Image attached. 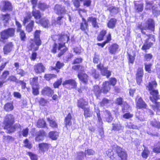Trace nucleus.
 <instances>
[{"instance_id": "f257e3e1", "label": "nucleus", "mask_w": 160, "mask_h": 160, "mask_svg": "<svg viewBox=\"0 0 160 160\" xmlns=\"http://www.w3.org/2000/svg\"><path fill=\"white\" fill-rule=\"evenodd\" d=\"M157 84L155 80L149 82L148 85L147 86L148 91L150 92L151 96L149 98L150 100L153 103L154 105H152V108L155 111H156L157 114L160 115V104L156 101L159 99V96L158 90L155 89Z\"/></svg>"}, {"instance_id": "f03ea898", "label": "nucleus", "mask_w": 160, "mask_h": 160, "mask_svg": "<svg viewBox=\"0 0 160 160\" xmlns=\"http://www.w3.org/2000/svg\"><path fill=\"white\" fill-rule=\"evenodd\" d=\"M69 33L68 32L66 34L62 33L61 35H53L52 37V39L56 42L54 43L53 46L52 52L55 53L57 52V43L56 42H57L59 45L58 48V49L60 50L62 53L66 52L67 50V48L65 47L64 44L69 40Z\"/></svg>"}, {"instance_id": "7ed1b4c3", "label": "nucleus", "mask_w": 160, "mask_h": 160, "mask_svg": "<svg viewBox=\"0 0 160 160\" xmlns=\"http://www.w3.org/2000/svg\"><path fill=\"white\" fill-rule=\"evenodd\" d=\"M32 16L35 19V22L36 23L38 24L41 22L40 20L41 17V12L39 10L34 9L32 10V15L30 12H28L26 14L23 21V24L24 25L26 23L29 22Z\"/></svg>"}, {"instance_id": "20e7f679", "label": "nucleus", "mask_w": 160, "mask_h": 160, "mask_svg": "<svg viewBox=\"0 0 160 160\" xmlns=\"http://www.w3.org/2000/svg\"><path fill=\"white\" fill-rule=\"evenodd\" d=\"M40 31L37 30L34 34V40H31L30 44V49L34 50L38 49V46L41 44V41L40 38Z\"/></svg>"}, {"instance_id": "39448f33", "label": "nucleus", "mask_w": 160, "mask_h": 160, "mask_svg": "<svg viewBox=\"0 0 160 160\" xmlns=\"http://www.w3.org/2000/svg\"><path fill=\"white\" fill-rule=\"evenodd\" d=\"M14 32V29L12 28L3 30L0 33V41L5 43L4 40L9 37L13 36Z\"/></svg>"}, {"instance_id": "423d86ee", "label": "nucleus", "mask_w": 160, "mask_h": 160, "mask_svg": "<svg viewBox=\"0 0 160 160\" xmlns=\"http://www.w3.org/2000/svg\"><path fill=\"white\" fill-rule=\"evenodd\" d=\"M155 27V23L154 20L151 18L148 19L145 25L141 23L140 26H138L141 30L142 33L145 34V32L143 31L144 30L150 29L152 31L154 30Z\"/></svg>"}, {"instance_id": "0eeeda50", "label": "nucleus", "mask_w": 160, "mask_h": 160, "mask_svg": "<svg viewBox=\"0 0 160 160\" xmlns=\"http://www.w3.org/2000/svg\"><path fill=\"white\" fill-rule=\"evenodd\" d=\"M114 147L116 148V152L121 160H127L128 154L126 151L117 145H115Z\"/></svg>"}, {"instance_id": "6e6552de", "label": "nucleus", "mask_w": 160, "mask_h": 160, "mask_svg": "<svg viewBox=\"0 0 160 160\" xmlns=\"http://www.w3.org/2000/svg\"><path fill=\"white\" fill-rule=\"evenodd\" d=\"M12 8L11 4L8 1H2L0 3V9L2 11L11 10Z\"/></svg>"}, {"instance_id": "1a4fd4ad", "label": "nucleus", "mask_w": 160, "mask_h": 160, "mask_svg": "<svg viewBox=\"0 0 160 160\" xmlns=\"http://www.w3.org/2000/svg\"><path fill=\"white\" fill-rule=\"evenodd\" d=\"M14 120V118L13 115L11 114L7 115L5 118L4 122L5 125V128H7L12 125Z\"/></svg>"}, {"instance_id": "9d476101", "label": "nucleus", "mask_w": 160, "mask_h": 160, "mask_svg": "<svg viewBox=\"0 0 160 160\" xmlns=\"http://www.w3.org/2000/svg\"><path fill=\"white\" fill-rule=\"evenodd\" d=\"M16 24L17 27V32H20V36L21 40L24 41L26 38V34L24 31L21 29L22 25L21 24L17 21L16 20Z\"/></svg>"}, {"instance_id": "9b49d317", "label": "nucleus", "mask_w": 160, "mask_h": 160, "mask_svg": "<svg viewBox=\"0 0 160 160\" xmlns=\"http://www.w3.org/2000/svg\"><path fill=\"white\" fill-rule=\"evenodd\" d=\"M45 68L42 63H38L35 65L34 70L36 73L39 74L44 72Z\"/></svg>"}, {"instance_id": "f8f14e48", "label": "nucleus", "mask_w": 160, "mask_h": 160, "mask_svg": "<svg viewBox=\"0 0 160 160\" xmlns=\"http://www.w3.org/2000/svg\"><path fill=\"white\" fill-rule=\"evenodd\" d=\"M55 12L58 15L64 14L66 12V10L64 7L61 5L56 4L54 8Z\"/></svg>"}, {"instance_id": "ddd939ff", "label": "nucleus", "mask_w": 160, "mask_h": 160, "mask_svg": "<svg viewBox=\"0 0 160 160\" xmlns=\"http://www.w3.org/2000/svg\"><path fill=\"white\" fill-rule=\"evenodd\" d=\"M51 145L48 143H41L38 145L39 150L40 152L44 153L45 152L48 151Z\"/></svg>"}, {"instance_id": "4468645a", "label": "nucleus", "mask_w": 160, "mask_h": 160, "mask_svg": "<svg viewBox=\"0 0 160 160\" xmlns=\"http://www.w3.org/2000/svg\"><path fill=\"white\" fill-rule=\"evenodd\" d=\"M97 67L101 70V73L103 75L106 76L107 78H108L111 75V72L108 71L107 68H103L101 64L98 65Z\"/></svg>"}, {"instance_id": "2eb2a0df", "label": "nucleus", "mask_w": 160, "mask_h": 160, "mask_svg": "<svg viewBox=\"0 0 160 160\" xmlns=\"http://www.w3.org/2000/svg\"><path fill=\"white\" fill-rule=\"evenodd\" d=\"M13 49V45L11 42H9L5 45L3 48L4 54H8Z\"/></svg>"}, {"instance_id": "dca6fc26", "label": "nucleus", "mask_w": 160, "mask_h": 160, "mask_svg": "<svg viewBox=\"0 0 160 160\" xmlns=\"http://www.w3.org/2000/svg\"><path fill=\"white\" fill-rule=\"evenodd\" d=\"M137 102L136 105L139 108H146L147 106V104L144 102L141 98H137L136 99Z\"/></svg>"}, {"instance_id": "f3484780", "label": "nucleus", "mask_w": 160, "mask_h": 160, "mask_svg": "<svg viewBox=\"0 0 160 160\" xmlns=\"http://www.w3.org/2000/svg\"><path fill=\"white\" fill-rule=\"evenodd\" d=\"M88 103V100L83 98H82L80 99L78 101L77 106L78 107L83 109L85 108V106L87 105Z\"/></svg>"}, {"instance_id": "a211bd4d", "label": "nucleus", "mask_w": 160, "mask_h": 160, "mask_svg": "<svg viewBox=\"0 0 160 160\" xmlns=\"http://www.w3.org/2000/svg\"><path fill=\"white\" fill-rule=\"evenodd\" d=\"M54 92L49 87H45L42 91V93L43 95L51 97L52 96Z\"/></svg>"}, {"instance_id": "6ab92c4d", "label": "nucleus", "mask_w": 160, "mask_h": 160, "mask_svg": "<svg viewBox=\"0 0 160 160\" xmlns=\"http://www.w3.org/2000/svg\"><path fill=\"white\" fill-rule=\"evenodd\" d=\"M45 132L43 131H40L37 133L35 140L37 141L40 142L44 139V137L45 136Z\"/></svg>"}, {"instance_id": "aec40b11", "label": "nucleus", "mask_w": 160, "mask_h": 160, "mask_svg": "<svg viewBox=\"0 0 160 160\" xmlns=\"http://www.w3.org/2000/svg\"><path fill=\"white\" fill-rule=\"evenodd\" d=\"M110 87L109 82L107 81L105 82L103 84L101 91L104 93H107L110 90Z\"/></svg>"}, {"instance_id": "412c9836", "label": "nucleus", "mask_w": 160, "mask_h": 160, "mask_svg": "<svg viewBox=\"0 0 160 160\" xmlns=\"http://www.w3.org/2000/svg\"><path fill=\"white\" fill-rule=\"evenodd\" d=\"M82 20L83 22L81 24L80 28L82 31H84L85 33L87 34V32L88 31V23L83 18H82Z\"/></svg>"}, {"instance_id": "4be33fe9", "label": "nucleus", "mask_w": 160, "mask_h": 160, "mask_svg": "<svg viewBox=\"0 0 160 160\" xmlns=\"http://www.w3.org/2000/svg\"><path fill=\"white\" fill-rule=\"evenodd\" d=\"M67 84L70 85L72 88H75L77 86L76 82L74 80L72 79L66 80L62 83V85L64 86Z\"/></svg>"}, {"instance_id": "5701e85b", "label": "nucleus", "mask_w": 160, "mask_h": 160, "mask_svg": "<svg viewBox=\"0 0 160 160\" xmlns=\"http://www.w3.org/2000/svg\"><path fill=\"white\" fill-rule=\"evenodd\" d=\"M82 71V72H78V77L81 81L86 83L88 81V76L86 74L83 73V71Z\"/></svg>"}, {"instance_id": "b1692460", "label": "nucleus", "mask_w": 160, "mask_h": 160, "mask_svg": "<svg viewBox=\"0 0 160 160\" xmlns=\"http://www.w3.org/2000/svg\"><path fill=\"white\" fill-rule=\"evenodd\" d=\"M118 46L116 44H112L109 48V52L112 54H115L118 49Z\"/></svg>"}, {"instance_id": "393cba45", "label": "nucleus", "mask_w": 160, "mask_h": 160, "mask_svg": "<svg viewBox=\"0 0 160 160\" xmlns=\"http://www.w3.org/2000/svg\"><path fill=\"white\" fill-rule=\"evenodd\" d=\"M104 118L107 122H111L112 121L113 118L112 117L111 113L109 111L105 110L104 112Z\"/></svg>"}, {"instance_id": "a878e982", "label": "nucleus", "mask_w": 160, "mask_h": 160, "mask_svg": "<svg viewBox=\"0 0 160 160\" xmlns=\"http://www.w3.org/2000/svg\"><path fill=\"white\" fill-rule=\"evenodd\" d=\"M12 125H11L10 126L8 127L7 128H5V127H4V129L8 130V133L12 132L15 131L16 128H21V127L20 125L19 124H15L14 127L12 126Z\"/></svg>"}, {"instance_id": "bb28decb", "label": "nucleus", "mask_w": 160, "mask_h": 160, "mask_svg": "<svg viewBox=\"0 0 160 160\" xmlns=\"http://www.w3.org/2000/svg\"><path fill=\"white\" fill-rule=\"evenodd\" d=\"M117 20L115 18L111 19L108 23V26L109 28H113L115 26Z\"/></svg>"}, {"instance_id": "cd10ccee", "label": "nucleus", "mask_w": 160, "mask_h": 160, "mask_svg": "<svg viewBox=\"0 0 160 160\" xmlns=\"http://www.w3.org/2000/svg\"><path fill=\"white\" fill-rule=\"evenodd\" d=\"M94 109L95 112L97 113V116L98 118V121L100 124H102V121L101 118L100 117V110L98 107H96V105L94 104Z\"/></svg>"}, {"instance_id": "c85d7f7f", "label": "nucleus", "mask_w": 160, "mask_h": 160, "mask_svg": "<svg viewBox=\"0 0 160 160\" xmlns=\"http://www.w3.org/2000/svg\"><path fill=\"white\" fill-rule=\"evenodd\" d=\"M48 135L49 138L55 140L58 137V133L57 132L52 131L49 133Z\"/></svg>"}, {"instance_id": "c756f323", "label": "nucleus", "mask_w": 160, "mask_h": 160, "mask_svg": "<svg viewBox=\"0 0 160 160\" xmlns=\"http://www.w3.org/2000/svg\"><path fill=\"white\" fill-rule=\"evenodd\" d=\"M41 22L39 23L43 27L45 28H48L49 25V23L48 19L43 18L40 20Z\"/></svg>"}, {"instance_id": "7c9ffc66", "label": "nucleus", "mask_w": 160, "mask_h": 160, "mask_svg": "<svg viewBox=\"0 0 160 160\" xmlns=\"http://www.w3.org/2000/svg\"><path fill=\"white\" fill-rule=\"evenodd\" d=\"M47 121L49 123L50 126L53 128H57L58 127V124L55 120L52 118H48Z\"/></svg>"}, {"instance_id": "2f4dec72", "label": "nucleus", "mask_w": 160, "mask_h": 160, "mask_svg": "<svg viewBox=\"0 0 160 160\" xmlns=\"http://www.w3.org/2000/svg\"><path fill=\"white\" fill-rule=\"evenodd\" d=\"M38 77H34L32 78H30V82L32 87L33 86H38Z\"/></svg>"}, {"instance_id": "473e14b6", "label": "nucleus", "mask_w": 160, "mask_h": 160, "mask_svg": "<svg viewBox=\"0 0 160 160\" xmlns=\"http://www.w3.org/2000/svg\"><path fill=\"white\" fill-rule=\"evenodd\" d=\"M71 115L70 113H69L65 119V125L66 127H67L68 125L70 126L71 125Z\"/></svg>"}, {"instance_id": "72a5a7b5", "label": "nucleus", "mask_w": 160, "mask_h": 160, "mask_svg": "<svg viewBox=\"0 0 160 160\" xmlns=\"http://www.w3.org/2000/svg\"><path fill=\"white\" fill-rule=\"evenodd\" d=\"M4 108L5 110L8 111L12 110L13 108L12 102L7 103L4 106Z\"/></svg>"}, {"instance_id": "f704fd0d", "label": "nucleus", "mask_w": 160, "mask_h": 160, "mask_svg": "<svg viewBox=\"0 0 160 160\" xmlns=\"http://www.w3.org/2000/svg\"><path fill=\"white\" fill-rule=\"evenodd\" d=\"M112 129L114 130L118 131L122 130L123 127L119 122L118 123L113 124Z\"/></svg>"}, {"instance_id": "c9c22d12", "label": "nucleus", "mask_w": 160, "mask_h": 160, "mask_svg": "<svg viewBox=\"0 0 160 160\" xmlns=\"http://www.w3.org/2000/svg\"><path fill=\"white\" fill-rule=\"evenodd\" d=\"M34 24L33 21H30L29 23L26 27V30L27 32H30L32 31Z\"/></svg>"}, {"instance_id": "e433bc0d", "label": "nucleus", "mask_w": 160, "mask_h": 160, "mask_svg": "<svg viewBox=\"0 0 160 160\" xmlns=\"http://www.w3.org/2000/svg\"><path fill=\"white\" fill-rule=\"evenodd\" d=\"M46 124L45 121L42 119L38 120L37 123V126L38 128H43L46 126Z\"/></svg>"}, {"instance_id": "4c0bfd02", "label": "nucleus", "mask_w": 160, "mask_h": 160, "mask_svg": "<svg viewBox=\"0 0 160 160\" xmlns=\"http://www.w3.org/2000/svg\"><path fill=\"white\" fill-rule=\"evenodd\" d=\"M88 21L92 22V25L94 27H98V23L97 22V19L92 17L88 18Z\"/></svg>"}, {"instance_id": "58836bf2", "label": "nucleus", "mask_w": 160, "mask_h": 160, "mask_svg": "<svg viewBox=\"0 0 160 160\" xmlns=\"http://www.w3.org/2000/svg\"><path fill=\"white\" fill-rule=\"evenodd\" d=\"M106 154L111 159L114 160L115 159L113 156V152L111 149H109L106 151Z\"/></svg>"}, {"instance_id": "ea45409f", "label": "nucleus", "mask_w": 160, "mask_h": 160, "mask_svg": "<svg viewBox=\"0 0 160 160\" xmlns=\"http://www.w3.org/2000/svg\"><path fill=\"white\" fill-rule=\"evenodd\" d=\"M122 111L123 112H128L130 109V106L126 102H123L122 105Z\"/></svg>"}, {"instance_id": "a19ab883", "label": "nucleus", "mask_w": 160, "mask_h": 160, "mask_svg": "<svg viewBox=\"0 0 160 160\" xmlns=\"http://www.w3.org/2000/svg\"><path fill=\"white\" fill-rule=\"evenodd\" d=\"M108 10L110 11L112 15H113L117 13L118 11V8L113 6L109 7L108 8Z\"/></svg>"}, {"instance_id": "79ce46f5", "label": "nucleus", "mask_w": 160, "mask_h": 160, "mask_svg": "<svg viewBox=\"0 0 160 160\" xmlns=\"http://www.w3.org/2000/svg\"><path fill=\"white\" fill-rule=\"evenodd\" d=\"M152 13L156 17L160 15V3L159 8H153V7H152Z\"/></svg>"}, {"instance_id": "37998d69", "label": "nucleus", "mask_w": 160, "mask_h": 160, "mask_svg": "<svg viewBox=\"0 0 160 160\" xmlns=\"http://www.w3.org/2000/svg\"><path fill=\"white\" fill-rule=\"evenodd\" d=\"M84 110V116L85 117H90L92 114L89 108H85Z\"/></svg>"}, {"instance_id": "c03bdc74", "label": "nucleus", "mask_w": 160, "mask_h": 160, "mask_svg": "<svg viewBox=\"0 0 160 160\" xmlns=\"http://www.w3.org/2000/svg\"><path fill=\"white\" fill-rule=\"evenodd\" d=\"M48 5L44 3L40 2L38 5V7L41 10H44L48 8Z\"/></svg>"}, {"instance_id": "a18cd8bd", "label": "nucleus", "mask_w": 160, "mask_h": 160, "mask_svg": "<svg viewBox=\"0 0 160 160\" xmlns=\"http://www.w3.org/2000/svg\"><path fill=\"white\" fill-rule=\"evenodd\" d=\"M85 156L86 155L88 156L93 155L95 153V152L92 149L86 150L85 151Z\"/></svg>"}, {"instance_id": "49530a36", "label": "nucleus", "mask_w": 160, "mask_h": 160, "mask_svg": "<svg viewBox=\"0 0 160 160\" xmlns=\"http://www.w3.org/2000/svg\"><path fill=\"white\" fill-rule=\"evenodd\" d=\"M56 75L54 74H46L44 76V78L47 80H49L50 79L56 77Z\"/></svg>"}, {"instance_id": "de8ad7c7", "label": "nucleus", "mask_w": 160, "mask_h": 160, "mask_svg": "<svg viewBox=\"0 0 160 160\" xmlns=\"http://www.w3.org/2000/svg\"><path fill=\"white\" fill-rule=\"evenodd\" d=\"M13 140V138L10 136H3V141L5 142H9Z\"/></svg>"}, {"instance_id": "09e8293b", "label": "nucleus", "mask_w": 160, "mask_h": 160, "mask_svg": "<svg viewBox=\"0 0 160 160\" xmlns=\"http://www.w3.org/2000/svg\"><path fill=\"white\" fill-rule=\"evenodd\" d=\"M135 8L138 12H142L143 9V4H140L137 5L136 3H134Z\"/></svg>"}, {"instance_id": "8fccbe9b", "label": "nucleus", "mask_w": 160, "mask_h": 160, "mask_svg": "<svg viewBox=\"0 0 160 160\" xmlns=\"http://www.w3.org/2000/svg\"><path fill=\"white\" fill-rule=\"evenodd\" d=\"M72 68L74 70H78V71H83L84 68V67L80 65H75L72 67Z\"/></svg>"}, {"instance_id": "3c124183", "label": "nucleus", "mask_w": 160, "mask_h": 160, "mask_svg": "<svg viewBox=\"0 0 160 160\" xmlns=\"http://www.w3.org/2000/svg\"><path fill=\"white\" fill-rule=\"evenodd\" d=\"M28 129L27 128L23 129L22 131L20 132V135L22 134L23 137H27L28 133Z\"/></svg>"}, {"instance_id": "603ef678", "label": "nucleus", "mask_w": 160, "mask_h": 160, "mask_svg": "<svg viewBox=\"0 0 160 160\" xmlns=\"http://www.w3.org/2000/svg\"><path fill=\"white\" fill-rule=\"evenodd\" d=\"M126 126L128 128L130 129H137L138 128V127L137 126L133 124L131 122H127L126 124Z\"/></svg>"}, {"instance_id": "864d4df0", "label": "nucleus", "mask_w": 160, "mask_h": 160, "mask_svg": "<svg viewBox=\"0 0 160 160\" xmlns=\"http://www.w3.org/2000/svg\"><path fill=\"white\" fill-rule=\"evenodd\" d=\"M9 18V15L8 14L2 15V20L4 21V22H7Z\"/></svg>"}, {"instance_id": "5fc2aeb1", "label": "nucleus", "mask_w": 160, "mask_h": 160, "mask_svg": "<svg viewBox=\"0 0 160 160\" xmlns=\"http://www.w3.org/2000/svg\"><path fill=\"white\" fill-rule=\"evenodd\" d=\"M9 74V72L8 71H5L3 73L1 78V79L3 80H6L5 79L7 77V76Z\"/></svg>"}, {"instance_id": "6e6d98bb", "label": "nucleus", "mask_w": 160, "mask_h": 160, "mask_svg": "<svg viewBox=\"0 0 160 160\" xmlns=\"http://www.w3.org/2000/svg\"><path fill=\"white\" fill-rule=\"evenodd\" d=\"M33 90V93L34 95H37L39 94L38 89L39 86H33L32 87Z\"/></svg>"}, {"instance_id": "4d7b16f0", "label": "nucleus", "mask_w": 160, "mask_h": 160, "mask_svg": "<svg viewBox=\"0 0 160 160\" xmlns=\"http://www.w3.org/2000/svg\"><path fill=\"white\" fill-rule=\"evenodd\" d=\"M93 89L94 92L96 95H98L101 92H102V91H101V89H100V88L98 86H95L94 87Z\"/></svg>"}, {"instance_id": "13d9d810", "label": "nucleus", "mask_w": 160, "mask_h": 160, "mask_svg": "<svg viewBox=\"0 0 160 160\" xmlns=\"http://www.w3.org/2000/svg\"><path fill=\"white\" fill-rule=\"evenodd\" d=\"M84 156H85V153H83L82 152H78L77 159L78 160H82Z\"/></svg>"}, {"instance_id": "bf43d9fd", "label": "nucleus", "mask_w": 160, "mask_h": 160, "mask_svg": "<svg viewBox=\"0 0 160 160\" xmlns=\"http://www.w3.org/2000/svg\"><path fill=\"white\" fill-rule=\"evenodd\" d=\"M151 125L153 127H155L158 128H160V123L159 122L155 120L152 121L151 122Z\"/></svg>"}, {"instance_id": "052dcab7", "label": "nucleus", "mask_w": 160, "mask_h": 160, "mask_svg": "<svg viewBox=\"0 0 160 160\" xmlns=\"http://www.w3.org/2000/svg\"><path fill=\"white\" fill-rule=\"evenodd\" d=\"M143 75V69L142 68H139L138 69L136 76L142 77Z\"/></svg>"}, {"instance_id": "680f3d73", "label": "nucleus", "mask_w": 160, "mask_h": 160, "mask_svg": "<svg viewBox=\"0 0 160 160\" xmlns=\"http://www.w3.org/2000/svg\"><path fill=\"white\" fill-rule=\"evenodd\" d=\"M16 70L17 73L20 75L21 76H24L26 74V72L24 71L22 69L16 68Z\"/></svg>"}, {"instance_id": "e2e57ef3", "label": "nucleus", "mask_w": 160, "mask_h": 160, "mask_svg": "<svg viewBox=\"0 0 160 160\" xmlns=\"http://www.w3.org/2000/svg\"><path fill=\"white\" fill-rule=\"evenodd\" d=\"M152 43L150 42L147 44H145L142 48L143 50H146L149 48L152 45Z\"/></svg>"}, {"instance_id": "0e129e2a", "label": "nucleus", "mask_w": 160, "mask_h": 160, "mask_svg": "<svg viewBox=\"0 0 160 160\" xmlns=\"http://www.w3.org/2000/svg\"><path fill=\"white\" fill-rule=\"evenodd\" d=\"M28 154L32 160H37L38 157L36 155L30 152L28 153Z\"/></svg>"}, {"instance_id": "69168bd1", "label": "nucleus", "mask_w": 160, "mask_h": 160, "mask_svg": "<svg viewBox=\"0 0 160 160\" xmlns=\"http://www.w3.org/2000/svg\"><path fill=\"white\" fill-rule=\"evenodd\" d=\"M145 69L146 71L150 72L151 71V67L152 64L151 63L145 64Z\"/></svg>"}, {"instance_id": "338daca9", "label": "nucleus", "mask_w": 160, "mask_h": 160, "mask_svg": "<svg viewBox=\"0 0 160 160\" xmlns=\"http://www.w3.org/2000/svg\"><path fill=\"white\" fill-rule=\"evenodd\" d=\"M149 153V152L147 149H145L142 153V157L145 158H146Z\"/></svg>"}, {"instance_id": "774afa93", "label": "nucleus", "mask_w": 160, "mask_h": 160, "mask_svg": "<svg viewBox=\"0 0 160 160\" xmlns=\"http://www.w3.org/2000/svg\"><path fill=\"white\" fill-rule=\"evenodd\" d=\"M109 102V100L106 98H104L100 103V105L102 106H107Z\"/></svg>"}]
</instances>
